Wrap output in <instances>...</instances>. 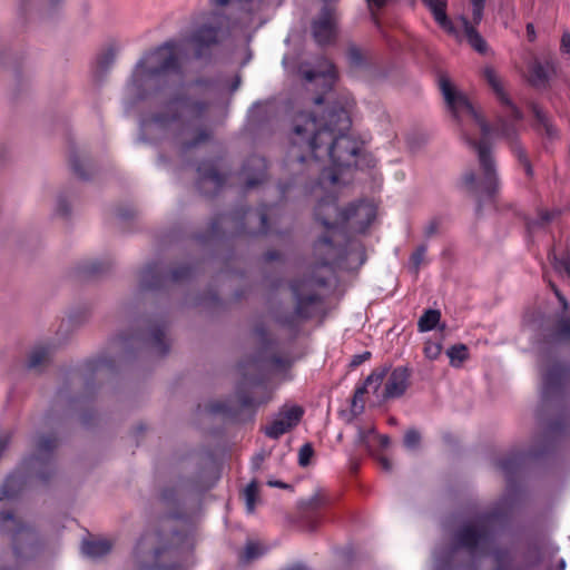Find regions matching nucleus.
<instances>
[{
    "instance_id": "a18cd8bd",
    "label": "nucleus",
    "mask_w": 570,
    "mask_h": 570,
    "mask_svg": "<svg viewBox=\"0 0 570 570\" xmlns=\"http://www.w3.org/2000/svg\"><path fill=\"white\" fill-rule=\"evenodd\" d=\"M558 333L561 338L570 340V321H561L558 326Z\"/></svg>"
},
{
    "instance_id": "4be33fe9",
    "label": "nucleus",
    "mask_w": 570,
    "mask_h": 570,
    "mask_svg": "<svg viewBox=\"0 0 570 570\" xmlns=\"http://www.w3.org/2000/svg\"><path fill=\"white\" fill-rule=\"evenodd\" d=\"M50 348L46 346H37L35 347L28 360V366L30 368H40L41 366L46 365L50 360Z\"/></svg>"
},
{
    "instance_id": "473e14b6",
    "label": "nucleus",
    "mask_w": 570,
    "mask_h": 570,
    "mask_svg": "<svg viewBox=\"0 0 570 570\" xmlns=\"http://www.w3.org/2000/svg\"><path fill=\"white\" fill-rule=\"evenodd\" d=\"M424 354L429 360H435L440 356L442 345L439 342L428 341L424 345Z\"/></svg>"
},
{
    "instance_id": "338daca9",
    "label": "nucleus",
    "mask_w": 570,
    "mask_h": 570,
    "mask_svg": "<svg viewBox=\"0 0 570 570\" xmlns=\"http://www.w3.org/2000/svg\"><path fill=\"white\" fill-rule=\"evenodd\" d=\"M550 380H551V377H550V376H547V377H546V384H547V385L550 383Z\"/></svg>"
},
{
    "instance_id": "5fc2aeb1",
    "label": "nucleus",
    "mask_w": 570,
    "mask_h": 570,
    "mask_svg": "<svg viewBox=\"0 0 570 570\" xmlns=\"http://www.w3.org/2000/svg\"><path fill=\"white\" fill-rule=\"evenodd\" d=\"M370 7L381 8L386 3V0H366Z\"/></svg>"
},
{
    "instance_id": "aec40b11",
    "label": "nucleus",
    "mask_w": 570,
    "mask_h": 570,
    "mask_svg": "<svg viewBox=\"0 0 570 570\" xmlns=\"http://www.w3.org/2000/svg\"><path fill=\"white\" fill-rule=\"evenodd\" d=\"M23 485V479L18 473L10 474L0 488V500L11 499Z\"/></svg>"
},
{
    "instance_id": "6e6552de",
    "label": "nucleus",
    "mask_w": 570,
    "mask_h": 570,
    "mask_svg": "<svg viewBox=\"0 0 570 570\" xmlns=\"http://www.w3.org/2000/svg\"><path fill=\"white\" fill-rule=\"evenodd\" d=\"M456 540L458 544L471 554L483 553L491 544V537L483 521L462 527L456 534Z\"/></svg>"
},
{
    "instance_id": "79ce46f5",
    "label": "nucleus",
    "mask_w": 570,
    "mask_h": 570,
    "mask_svg": "<svg viewBox=\"0 0 570 570\" xmlns=\"http://www.w3.org/2000/svg\"><path fill=\"white\" fill-rule=\"evenodd\" d=\"M439 227H440V220L436 218L431 219L424 228L425 236L431 237V236L435 235L439 230Z\"/></svg>"
},
{
    "instance_id": "a19ab883",
    "label": "nucleus",
    "mask_w": 570,
    "mask_h": 570,
    "mask_svg": "<svg viewBox=\"0 0 570 570\" xmlns=\"http://www.w3.org/2000/svg\"><path fill=\"white\" fill-rule=\"evenodd\" d=\"M70 166L76 175H78L81 178L86 177V174L81 170V160L77 155L70 156Z\"/></svg>"
},
{
    "instance_id": "f03ea898",
    "label": "nucleus",
    "mask_w": 570,
    "mask_h": 570,
    "mask_svg": "<svg viewBox=\"0 0 570 570\" xmlns=\"http://www.w3.org/2000/svg\"><path fill=\"white\" fill-rule=\"evenodd\" d=\"M375 216L376 208L371 203L361 202L338 212L332 196L322 199L315 208V217L331 233V237H322L314 246V255L321 266L327 268L342 256V249L333 244L338 225L346 223L353 230L363 233Z\"/></svg>"
},
{
    "instance_id": "4c0bfd02",
    "label": "nucleus",
    "mask_w": 570,
    "mask_h": 570,
    "mask_svg": "<svg viewBox=\"0 0 570 570\" xmlns=\"http://www.w3.org/2000/svg\"><path fill=\"white\" fill-rule=\"evenodd\" d=\"M533 114L537 120L544 126L547 134L552 135V127L548 121L547 115L538 107H533Z\"/></svg>"
},
{
    "instance_id": "49530a36",
    "label": "nucleus",
    "mask_w": 570,
    "mask_h": 570,
    "mask_svg": "<svg viewBox=\"0 0 570 570\" xmlns=\"http://www.w3.org/2000/svg\"><path fill=\"white\" fill-rule=\"evenodd\" d=\"M557 214H558L557 212L542 210L540 213V224L541 225L548 224L556 217Z\"/></svg>"
},
{
    "instance_id": "dca6fc26",
    "label": "nucleus",
    "mask_w": 570,
    "mask_h": 570,
    "mask_svg": "<svg viewBox=\"0 0 570 570\" xmlns=\"http://www.w3.org/2000/svg\"><path fill=\"white\" fill-rule=\"evenodd\" d=\"M459 20L463 27L469 45L479 53H485L488 50L487 42L475 29L473 21H469L464 16H461Z\"/></svg>"
},
{
    "instance_id": "58836bf2",
    "label": "nucleus",
    "mask_w": 570,
    "mask_h": 570,
    "mask_svg": "<svg viewBox=\"0 0 570 570\" xmlns=\"http://www.w3.org/2000/svg\"><path fill=\"white\" fill-rule=\"evenodd\" d=\"M57 440L52 438H41L38 443L39 452L47 453L56 448Z\"/></svg>"
},
{
    "instance_id": "6ab92c4d",
    "label": "nucleus",
    "mask_w": 570,
    "mask_h": 570,
    "mask_svg": "<svg viewBox=\"0 0 570 570\" xmlns=\"http://www.w3.org/2000/svg\"><path fill=\"white\" fill-rule=\"evenodd\" d=\"M111 542L106 539L86 541L82 543L83 554L90 558H101L111 551Z\"/></svg>"
},
{
    "instance_id": "f3484780",
    "label": "nucleus",
    "mask_w": 570,
    "mask_h": 570,
    "mask_svg": "<svg viewBox=\"0 0 570 570\" xmlns=\"http://www.w3.org/2000/svg\"><path fill=\"white\" fill-rule=\"evenodd\" d=\"M424 3L429 7L435 21L445 30L452 31V22L448 18L445 9L448 0H423Z\"/></svg>"
},
{
    "instance_id": "69168bd1",
    "label": "nucleus",
    "mask_w": 570,
    "mask_h": 570,
    "mask_svg": "<svg viewBox=\"0 0 570 570\" xmlns=\"http://www.w3.org/2000/svg\"><path fill=\"white\" fill-rule=\"evenodd\" d=\"M322 101H323V98H322V97H317V98H315V104H317V105H318V104H321Z\"/></svg>"
},
{
    "instance_id": "c756f323",
    "label": "nucleus",
    "mask_w": 570,
    "mask_h": 570,
    "mask_svg": "<svg viewBox=\"0 0 570 570\" xmlns=\"http://www.w3.org/2000/svg\"><path fill=\"white\" fill-rule=\"evenodd\" d=\"M347 59L351 66L360 67L364 63L365 57L362 50L355 46L347 49Z\"/></svg>"
},
{
    "instance_id": "f257e3e1",
    "label": "nucleus",
    "mask_w": 570,
    "mask_h": 570,
    "mask_svg": "<svg viewBox=\"0 0 570 570\" xmlns=\"http://www.w3.org/2000/svg\"><path fill=\"white\" fill-rule=\"evenodd\" d=\"M351 119L345 108L333 109L320 119L307 112L295 116L291 132L288 163L292 169L308 163L328 160L334 169L357 165L362 142L346 134Z\"/></svg>"
},
{
    "instance_id": "e2e57ef3",
    "label": "nucleus",
    "mask_w": 570,
    "mask_h": 570,
    "mask_svg": "<svg viewBox=\"0 0 570 570\" xmlns=\"http://www.w3.org/2000/svg\"><path fill=\"white\" fill-rule=\"evenodd\" d=\"M216 4L225 6L229 3L232 0H213Z\"/></svg>"
},
{
    "instance_id": "b1692460",
    "label": "nucleus",
    "mask_w": 570,
    "mask_h": 570,
    "mask_svg": "<svg viewBox=\"0 0 570 570\" xmlns=\"http://www.w3.org/2000/svg\"><path fill=\"white\" fill-rule=\"evenodd\" d=\"M441 318V313L438 309H428L420 317L417 326L421 332L433 330Z\"/></svg>"
},
{
    "instance_id": "de8ad7c7",
    "label": "nucleus",
    "mask_w": 570,
    "mask_h": 570,
    "mask_svg": "<svg viewBox=\"0 0 570 570\" xmlns=\"http://www.w3.org/2000/svg\"><path fill=\"white\" fill-rule=\"evenodd\" d=\"M371 356V353L370 352H364L363 354H360V355H355L351 362V365L352 366H357L360 365L361 363H363L364 361H366L367 358H370Z\"/></svg>"
},
{
    "instance_id": "13d9d810",
    "label": "nucleus",
    "mask_w": 570,
    "mask_h": 570,
    "mask_svg": "<svg viewBox=\"0 0 570 570\" xmlns=\"http://www.w3.org/2000/svg\"><path fill=\"white\" fill-rule=\"evenodd\" d=\"M261 222H262V230L266 232L267 230V217L265 214L261 215Z\"/></svg>"
},
{
    "instance_id": "2f4dec72",
    "label": "nucleus",
    "mask_w": 570,
    "mask_h": 570,
    "mask_svg": "<svg viewBox=\"0 0 570 570\" xmlns=\"http://www.w3.org/2000/svg\"><path fill=\"white\" fill-rule=\"evenodd\" d=\"M472 7V21L474 24H479L483 18V9L485 0H470Z\"/></svg>"
},
{
    "instance_id": "9d476101",
    "label": "nucleus",
    "mask_w": 570,
    "mask_h": 570,
    "mask_svg": "<svg viewBox=\"0 0 570 570\" xmlns=\"http://www.w3.org/2000/svg\"><path fill=\"white\" fill-rule=\"evenodd\" d=\"M312 32L318 45H328L336 37V16L333 9L324 8L314 20Z\"/></svg>"
},
{
    "instance_id": "a211bd4d",
    "label": "nucleus",
    "mask_w": 570,
    "mask_h": 570,
    "mask_svg": "<svg viewBox=\"0 0 570 570\" xmlns=\"http://www.w3.org/2000/svg\"><path fill=\"white\" fill-rule=\"evenodd\" d=\"M187 108H189V105L185 100L171 101L167 107L168 111L171 114L170 117L168 115H157L153 118L151 121L158 128H167L169 127L170 122L177 120V111Z\"/></svg>"
},
{
    "instance_id": "f704fd0d",
    "label": "nucleus",
    "mask_w": 570,
    "mask_h": 570,
    "mask_svg": "<svg viewBox=\"0 0 570 570\" xmlns=\"http://www.w3.org/2000/svg\"><path fill=\"white\" fill-rule=\"evenodd\" d=\"M553 259L554 269L562 276H567L570 281V256L568 255L567 257L561 259H557L554 257Z\"/></svg>"
},
{
    "instance_id": "8fccbe9b",
    "label": "nucleus",
    "mask_w": 570,
    "mask_h": 570,
    "mask_svg": "<svg viewBox=\"0 0 570 570\" xmlns=\"http://www.w3.org/2000/svg\"><path fill=\"white\" fill-rule=\"evenodd\" d=\"M551 287H552L556 296L558 297L559 302L562 304L563 308L567 309L568 302H567L566 297L561 294V292L553 284H551Z\"/></svg>"
},
{
    "instance_id": "bf43d9fd",
    "label": "nucleus",
    "mask_w": 570,
    "mask_h": 570,
    "mask_svg": "<svg viewBox=\"0 0 570 570\" xmlns=\"http://www.w3.org/2000/svg\"><path fill=\"white\" fill-rule=\"evenodd\" d=\"M380 441H381V445H382V446H387V445L390 444V439H389V436H386V435H382V436L380 438Z\"/></svg>"
},
{
    "instance_id": "052dcab7",
    "label": "nucleus",
    "mask_w": 570,
    "mask_h": 570,
    "mask_svg": "<svg viewBox=\"0 0 570 570\" xmlns=\"http://www.w3.org/2000/svg\"><path fill=\"white\" fill-rule=\"evenodd\" d=\"M11 518H12V515L10 513H7V512L0 513V519L3 520V521L4 520H9Z\"/></svg>"
},
{
    "instance_id": "3c124183",
    "label": "nucleus",
    "mask_w": 570,
    "mask_h": 570,
    "mask_svg": "<svg viewBox=\"0 0 570 570\" xmlns=\"http://www.w3.org/2000/svg\"><path fill=\"white\" fill-rule=\"evenodd\" d=\"M187 274H188V269L183 268L181 271L173 272L171 277L174 281H178V279L183 278L184 276H186Z\"/></svg>"
},
{
    "instance_id": "0e129e2a",
    "label": "nucleus",
    "mask_w": 570,
    "mask_h": 570,
    "mask_svg": "<svg viewBox=\"0 0 570 570\" xmlns=\"http://www.w3.org/2000/svg\"><path fill=\"white\" fill-rule=\"evenodd\" d=\"M38 462H39V459H38V458H37V459H32V460H31V462H30V464H31L32 466H36V464H37Z\"/></svg>"
},
{
    "instance_id": "c03bdc74",
    "label": "nucleus",
    "mask_w": 570,
    "mask_h": 570,
    "mask_svg": "<svg viewBox=\"0 0 570 570\" xmlns=\"http://www.w3.org/2000/svg\"><path fill=\"white\" fill-rule=\"evenodd\" d=\"M271 365L275 370H285V368L289 367L291 362L288 358L273 357L271 360Z\"/></svg>"
},
{
    "instance_id": "4468645a",
    "label": "nucleus",
    "mask_w": 570,
    "mask_h": 570,
    "mask_svg": "<svg viewBox=\"0 0 570 570\" xmlns=\"http://www.w3.org/2000/svg\"><path fill=\"white\" fill-rule=\"evenodd\" d=\"M386 376V371H375L371 375L367 376L364 384L358 386L355 390L353 400H352V412L361 413L364 410V401L363 395L367 392L368 389H373L374 393H377L379 387L382 385L384 377Z\"/></svg>"
},
{
    "instance_id": "5701e85b",
    "label": "nucleus",
    "mask_w": 570,
    "mask_h": 570,
    "mask_svg": "<svg viewBox=\"0 0 570 570\" xmlns=\"http://www.w3.org/2000/svg\"><path fill=\"white\" fill-rule=\"evenodd\" d=\"M327 502V498L322 492H316L311 498L299 502V509L303 513H309L321 509Z\"/></svg>"
},
{
    "instance_id": "9b49d317",
    "label": "nucleus",
    "mask_w": 570,
    "mask_h": 570,
    "mask_svg": "<svg viewBox=\"0 0 570 570\" xmlns=\"http://www.w3.org/2000/svg\"><path fill=\"white\" fill-rule=\"evenodd\" d=\"M409 386V372L404 367L394 368L384 382L382 393L377 396L382 400L396 399L404 394Z\"/></svg>"
},
{
    "instance_id": "cd10ccee",
    "label": "nucleus",
    "mask_w": 570,
    "mask_h": 570,
    "mask_svg": "<svg viewBox=\"0 0 570 570\" xmlns=\"http://www.w3.org/2000/svg\"><path fill=\"white\" fill-rule=\"evenodd\" d=\"M263 553L261 546L256 542H247L245 549L240 556L242 560L250 561Z\"/></svg>"
},
{
    "instance_id": "412c9836",
    "label": "nucleus",
    "mask_w": 570,
    "mask_h": 570,
    "mask_svg": "<svg viewBox=\"0 0 570 570\" xmlns=\"http://www.w3.org/2000/svg\"><path fill=\"white\" fill-rule=\"evenodd\" d=\"M217 37L218 31L216 28L203 26L195 32L193 41L198 48H202L203 46L215 43L217 41Z\"/></svg>"
},
{
    "instance_id": "2eb2a0df",
    "label": "nucleus",
    "mask_w": 570,
    "mask_h": 570,
    "mask_svg": "<svg viewBox=\"0 0 570 570\" xmlns=\"http://www.w3.org/2000/svg\"><path fill=\"white\" fill-rule=\"evenodd\" d=\"M266 163L263 158L254 156L250 157L244 166V174L246 175V187L253 188L265 179Z\"/></svg>"
},
{
    "instance_id": "e433bc0d",
    "label": "nucleus",
    "mask_w": 570,
    "mask_h": 570,
    "mask_svg": "<svg viewBox=\"0 0 570 570\" xmlns=\"http://www.w3.org/2000/svg\"><path fill=\"white\" fill-rule=\"evenodd\" d=\"M425 253H426V246L425 245H421L412 254L411 263L413 264L415 272L419 269L420 265L424 261Z\"/></svg>"
},
{
    "instance_id": "ddd939ff",
    "label": "nucleus",
    "mask_w": 570,
    "mask_h": 570,
    "mask_svg": "<svg viewBox=\"0 0 570 570\" xmlns=\"http://www.w3.org/2000/svg\"><path fill=\"white\" fill-rule=\"evenodd\" d=\"M153 543L154 538L151 535L144 537L138 543L134 556L137 570H154L156 568L154 561L160 551L158 549L151 551L149 548Z\"/></svg>"
},
{
    "instance_id": "603ef678",
    "label": "nucleus",
    "mask_w": 570,
    "mask_h": 570,
    "mask_svg": "<svg viewBox=\"0 0 570 570\" xmlns=\"http://www.w3.org/2000/svg\"><path fill=\"white\" fill-rule=\"evenodd\" d=\"M207 137H208V136H207L205 132H202V134H199L198 138H197L194 142L187 144V145L185 146V148L187 149V148L194 147V146H196L197 144H199L200 141H203V140L207 139Z\"/></svg>"
},
{
    "instance_id": "680f3d73",
    "label": "nucleus",
    "mask_w": 570,
    "mask_h": 570,
    "mask_svg": "<svg viewBox=\"0 0 570 570\" xmlns=\"http://www.w3.org/2000/svg\"><path fill=\"white\" fill-rule=\"evenodd\" d=\"M255 334L262 340L265 336V332L262 328H256Z\"/></svg>"
},
{
    "instance_id": "c9c22d12",
    "label": "nucleus",
    "mask_w": 570,
    "mask_h": 570,
    "mask_svg": "<svg viewBox=\"0 0 570 570\" xmlns=\"http://www.w3.org/2000/svg\"><path fill=\"white\" fill-rule=\"evenodd\" d=\"M560 53L567 59H570V31H563L560 40Z\"/></svg>"
},
{
    "instance_id": "39448f33",
    "label": "nucleus",
    "mask_w": 570,
    "mask_h": 570,
    "mask_svg": "<svg viewBox=\"0 0 570 570\" xmlns=\"http://www.w3.org/2000/svg\"><path fill=\"white\" fill-rule=\"evenodd\" d=\"M466 141L476 150L481 176L476 178L473 171L463 175V184L471 191H480L491 196L498 188L499 178L494 158L484 141H474L466 138Z\"/></svg>"
},
{
    "instance_id": "20e7f679",
    "label": "nucleus",
    "mask_w": 570,
    "mask_h": 570,
    "mask_svg": "<svg viewBox=\"0 0 570 570\" xmlns=\"http://www.w3.org/2000/svg\"><path fill=\"white\" fill-rule=\"evenodd\" d=\"M176 68L177 48L174 43H165L137 63L131 77V88L139 98H144L145 87L156 85L160 77Z\"/></svg>"
},
{
    "instance_id": "bb28decb",
    "label": "nucleus",
    "mask_w": 570,
    "mask_h": 570,
    "mask_svg": "<svg viewBox=\"0 0 570 570\" xmlns=\"http://www.w3.org/2000/svg\"><path fill=\"white\" fill-rule=\"evenodd\" d=\"M258 495V487L255 481L250 482L244 490V499L246 503V509L249 513H253L256 505V500Z\"/></svg>"
},
{
    "instance_id": "1a4fd4ad",
    "label": "nucleus",
    "mask_w": 570,
    "mask_h": 570,
    "mask_svg": "<svg viewBox=\"0 0 570 570\" xmlns=\"http://www.w3.org/2000/svg\"><path fill=\"white\" fill-rule=\"evenodd\" d=\"M304 414L298 405H284L275 419L264 428L265 434L272 439H278L284 433L295 428Z\"/></svg>"
},
{
    "instance_id": "c85d7f7f",
    "label": "nucleus",
    "mask_w": 570,
    "mask_h": 570,
    "mask_svg": "<svg viewBox=\"0 0 570 570\" xmlns=\"http://www.w3.org/2000/svg\"><path fill=\"white\" fill-rule=\"evenodd\" d=\"M165 333L163 330H156L151 334V345L156 352L164 355L167 352V345L164 342Z\"/></svg>"
},
{
    "instance_id": "7ed1b4c3",
    "label": "nucleus",
    "mask_w": 570,
    "mask_h": 570,
    "mask_svg": "<svg viewBox=\"0 0 570 570\" xmlns=\"http://www.w3.org/2000/svg\"><path fill=\"white\" fill-rule=\"evenodd\" d=\"M483 77L492 88L498 100L507 108L505 116H500L494 122V129L498 136L502 137L509 145L511 151L517 156L528 177L533 176V169L530 160L518 139L517 122L522 119L521 111L513 105L504 88V82L497 73L495 69L488 66L483 69Z\"/></svg>"
},
{
    "instance_id": "72a5a7b5",
    "label": "nucleus",
    "mask_w": 570,
    "mask_h": 570,
    "mask_svg": "<svg viewBox=\"0 0 570 570\" xmlns=\"http://www.w3.org/2000/svg\"><path fill=\"white\" fill-rule=\"evenodd\" d=\"M314 454L313 446L309 443H305L298 452V463L301 466H307Z\"/></svg>"
},
{
    "instance_id": "393cba45",
    "label": "nucleus",
    "mask_w": 570,
    "mask_h": 570,
    "mask_svg": "<svg viewBox=\"0 0 570 570\" xmlns=\"http://www.w3.org/2000/svg\"><path fill=\"white\" fill-rule=\"evenodd\" d=\"M446 354L450 357L451 365L453 366H460L469 357V351L464 344L451 346L446 351Z\"/></svg>"
},
{
    "instance_id": "f8f14e48",
    "label": "nucleus",
    "mask_w": 570,
    "mask_h": 570,
    "mask_svg": "<svg viewBox=\"0 0 570 570\" xmlns=\"http://www.w3.org/2000/svg\"><path fill=\"white\" fill-rule=\"evenodd\" d=\"M304 78L308 82H317L324 90H330L337 79V71L331 61L322 59L316 69L304 72Z\"/></svg>"
},
{
    "instance_id": "0eeeda50",
    "label": "nucleus",
    "mask_w": 570,
    "mask_h": 570,
    "mask_svg": "<svg viewBox=\"0 0 570 570\" xmlns=\"http://www.w3.org/2000/svg\"><path fill=\"white\" fill-rule=\"evenodd\" d=\"M325 285V276H313L306 279H302L293 283L292 289L296 298V308L294 317L296 320H304L309 317V306L314 304L318 296L315 293V287Z\"/></svg>"
},
{
    "instance_id": "4d7b16f0",
    "label": "nucleus",
    "mask_w": 570,
    "mask_h": 570,
    "mask_svg": "<svg viewBox=\"0 0 570 570\" xmlns=\"http://www.w3.org/2000/svg\"><path fill=\"white\" fill-rule=\"evenodd\" d=\"M268 484L271 487H277V488H283V489H286L288 488V485L286 483H283L282 481H269Z\"/></svg>"
},
{
    "instance_id": "37998d69",
    "label": "nucleus",
    "mask_w": 570,
    "mask_h": 570,
    "mask_svg": "<svg viewBox=\"0 0 570 570\" xmlns=\"http://www.w3.org/2000/svg\"><path fill=\"white\" fill-rule=\"evenodd\" d=\"M155 274H156V269L154 267H147L142 272V285L145 287H153L156 285L155 283H151L149 279L150 277H154Z\"/></svg>"
},
{
    "instance_id": "423d86ee",
    "label": "nucleus",
    "mask_w": 570,
    "mask_h": 570,
    "mask_svg": "<svg viewBox=\"0 0 570 570\" xmlns=\"http://www.w3.org/2000/svg\"><path fill=\"white\" fill-rule=\"evenodd\" d=\"M440 88L454 117L460 120L470 118L480 127L483 138H487L491 132V127L469 99L461 91H458L445 77L440 79Z\"/></svg>"
},
{
    "instance_id": "a878e982",
    "label": "nucleus",
    "mask_w": 570,
    "mask_h": 570,
    "mask_svg": "<svg viewBox=\"0 0 570 570\" xmlns=\"http://www.w3.org/2000/svg\"><path fill=\"white\" fill-rule=\"evenodd\" d=\"M548 79V72L540 62L534 61L530 67L529 80L533 86H543Z\"/></svg>"
},
{
    "instance_id": "ea45409f",
    "label": "nucleus",
    "mask_w": 570,
    "mask_h": 570,
    "mask_svg": "<svg viewBox=\"0 0 570 570\" xmlns=\"http://www.w3.org/2000/svg\"><path fill=\"white\" fill-rule=\"evenodd\" d=\"M202 181L213 183L215 186H220L223 183L222 176L216 170H210L208 174L203 175Z\"/></svg>"
},
{
    "instance_id": "864d4df0",
    "label": "nucleus",
    "mask_w": 570,
    "mask_h": 570,
    "mask_svg": "<svg viewBox=\"0 0 570 570\" xmlns=\"http://www.w3.org/2000/svg\"><path fill=\"white\" fill-rule=\"evenodd\" d=\"M380 463L385 471L392 470V463L387 458H381Z\"/></svg>"
},
{
    "instance_id": "6e6d98bb",
    "label": "nucleus",
    "mask_w": 570,
    "mask_h": 570,
    "mask_svg": "<svg viewBox=\"0 0 570 570\" xmlns=\"http://www.w3.org/2000/svg\"><path fill=\"white\" fill-rule=\"evenodd\" d=\"M527 33H528V37H529L530 40L534 39L535 33H534V27H533L532 23H528V26H527Z\"/></svg>"
},
{
    "instance_id": "09e8293b",
    "label": "nucleus",
    "mask_w": 570,
    "mask_h": 570,
    "mask_svg": "<svg viewBox=\"0 0 570 570\" xmlns=\"http://www.w3.org/2000/svg\"><path fill=\"white\" fill-rule=\"evenodd\" d=\"M322 179L323 180L328 179L331 181V184H336L338 181V176L334 171H331V173L327 174L326 170H323Z\"/></svg>"
},
{
    "instance_id": "774afa93",
    "label": "nucleus",
    "mask_w": 570,
    "mask_h": 570,
    "mask_svg": "<svg viewBox=\"0 0 570 570\" xmlns=\"http://www.w3.org/2000/svg\"><path fill=\"white\" fill-rule=\"evenodd\" d=\"M292 570H304L302 567L293 568Z\"/></svg>"
},
{
    "instance_id": "7c9ffc66",
    "label": "nucleus",
    "mask_w": 570,
    "mask_h": 570,
    "mask_svg": "<svg viewBox=\"0 0 570 570\" xmlns=\"http://www.w3.org/2000/svg\"><path fill=\"white\" fill-rule=\"evenodd\" d=\"M421 442V435L415 429H410L404 435V445L410 449H416Z\"/></svg>"
}]
</instances>
